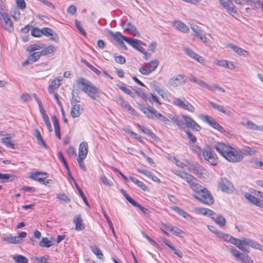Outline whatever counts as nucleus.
<instances>
[{"label":"nucleus","instance_id":"bf43d9fd","mask_svg":"<svg viewBox=\"0 0 263 263\" xmlns=\"http://www.w3.org/2000/svg\"><path fill=\"white\" fill-rule=\"evenodd\" d=\"M250 247L255 249L263 251V247L258 243L257 241L251 239Z\"/></svg>","mask_w":263,"mask_h":263},{"label":"nucleus","instance_id":"a19ab883","mask_svg":"<svg viewBox=\"0 0 263 263\" xmlns=\"http://www.w3.org/2000/svg\"><path fill=\"white\" fill-rule=\"evenodd\" d=\"M173 210L176 212L179 215L182 216L185 219H188L190 217V214L184 210L181 209L179 207L175 206L172 208Z\"/></svg>","mask_w":263,"mask_h":263},{"label":"nucleus","instance_id":"aec40b11","mask_svg":"<svg viewBox=\"0 0 263 263\" xmlns=\"http://www.w3.org/2000/svg\"><path fill=\"white\" fill-rule=\"evenodd\" d=\"M183 51L185 52V53L189 57L194 59L197 62H198L200 63H202L203 62V61H204L203 58L202 57L200 56L199 54L194 52L191 49L187 48V47H184Z\"/></svg>","mask_w":263,"mask_h":263},{"label":"nucleus","instance_id":"72a5a7b5","mask_svg":"<svg viewBox=\"0 0 263 263\" xmlns=\"http://www.w3.org/2000/svg\"><path fill=\"white\" fill-rule=\"evenodd\" d=\"M15 177V176L13 174H2L0 173V179L2 180V183L12 181Z\"/></svg>","mask_w":263,"mask_h":263},{"label":"nucleus","instance_id":"6e6d98bb","mask_svg":"<svg viewBox=\"0 0 263 263\" xmlns=\"http://www.w3.org/2000/svg\"><path fill=\"white\" fill-rule=\"evenodd\" d=\"M116 98L117 103L124 108H125L127 106H128V103L127 101L124 100L121 97L118 96L116 97Z\"/></svg>","mask_w":263,"mask_h":263},{"label":"nucleus","instance_id":"6e6552de","mask_svg":"<svg viewBox=\"0 0 263 263\" xmlns=\"http://www.w3.org/2000/svg\"><path fill=\"white\" fill-rule=\"evenodd\" d=\"M199 117L202 121L208 123L213 128L218 130L222 133L225 132V130L223 127L218 123H217L213 117L209 115H204L202 114L200 115Z\"/></svg>","mask_w":263,"mask_h":263},{"label":"nucleus","instance_id":"7c9ffc66","mask_svg":"<svg viewBox=\"0 0 263 263\" xmlns=\"http://www.w3.org/2000/svg\"><path fill=\"white\" fill-rule=\"evenodd\" d=\"M72 108L71 111V115L73 118L79 117L82 110V106L80 104H74L72 105Z\"/></svg>","mask_w":263,"mask_h":263},{"label":"nucleus","instance_id":"13d9d810","mask_svg":"<svg viewBox=\"0 0 263 263\" xmlns=\"http://www.w3.org/2000/svg\"><path fill=\"white\" fill-rule=\"evenodd\" d=\"M29 60L31 61V62L34 63L37 61L40 58L38 52H34L33 53L30 54L29 55Z\"/></svg>","mask_w":263,"mask_h":263},{"label":"nucleus","instance_id":"052dcab7","mask_svg":"<svg viewBox=\"0 0 263 263\" xmlns=\"http://www.w3.org/2000/svg\"><path fill=\"white\" fill-rule=\"evenodd\" d=\"M139 71L144 75H148L151 73V70L148 69V66L146 64L140 68Z\"/></svg>","mask_w":263,"mask_h":263},{"label":"nucleus","instance_id":"393cba45","mask_svg":"<svg viewBox=\"0 0 263 263\" xmlns=\"http://www.w3.org/2000/svg\"><path fill=\"white\" fill-rule=\"evenodd\" d=\"M174 26L176 29L183 33H187L190 30L189 27L181 21H175Z\"/></svg>","mask_w":263,"mask_h":263},{"label":"nucleus","instance_id":"9d476101","mask_svg":"<svg viewBox=\"0 0 263 263\" xmlns=\"http://www.w3.org/2000/svg\"><path fill=\"white\" fill-rule=\"evenodd\" d=\"M128 44L131 45L133 48L138 50L141 53L144 54V58L145 60H147L148 56H149L150 54L148 53L145 49L141 46L142 45H145V44L143 43L141 41L138 39L131 38L129 41Z\"/></svg>","mask_w":263,"mask_h":263},{"label":"nucleus","instance_id":"2f4dec72","mask_svg":"<svg viewBox=\"0 0 263 263\" xmlns=\"http://www.w3.org/2000/svg\"><path fill=\"white\" fill-rule=\"evenodd\" d=\"M60 80L57 78L53 79L51 83L48 86V92L51 94L53 93L54 90L57 89L60 85Z\"/></svg>","mask_w":263,"mask_h":263},{"label":"nucleus","instance_id":"de8ad7c7","mask_svg":"<svg viewBox=\"0 0 263 263\" xmlns=\"http://www.w3.org/2000/svg\"><path fill=\"white\" fill-rule=\"evenodd\" d=\"M159 64V61L158 60H154L151 62L146 64V65L148 66V68L149 70H151V72H153L154 71L157 67H158Z\"/></svg>","mask_w":263,"mask_h":263},{"label":"nucleus","instance_id":"473e14b6","mask_svg":"<svg viewBox=\"0 0 263 263\" xmlns=\"http://www.w3.org/2000/svg\"><path fill=\"white\" fill-rule=\"evenodd\" d=\"M258 151V148L255 147L244 146L242 153L246 155L253 156Z\"/></svg>","mask_w":263,"mask_h":263},{"label":"nucleus","instance_id":"f257e3e1","mask_svg":"<svg viewBox=\"0 0 263 263\" xmlns=\"http://www.w3.org/2000/svg\"><path fill=\"white\" fill-rule=\"evenodd\" d=\"M215 148L226 159L230 162H239L243 158L241 151L235 149L224 143H217L215 146Z\"/></svg>","mask_w":263,"mask_h":263},{"label":"nucleus","instance_id":"cd10ccee","mask_svg":"<svg viewBox=\"0 0 263 263\" xmlns=\"http://www.w3.org/2000/svg\"><path fill=\"white\" fill-rule=\"evenodd\" d=\"M109 34L111 35V36L116 41L120 42V39H122L125 41L126 42L128 43L129 42L130 39V37H126L124 35H123L120 32H116L114 33L112 31H110Z\"/></svg>","mask_w":263,"mask_h":263},{"label":"nucleus","instance_id":"79ce46f5","mask_svg":"<svg viewBox=\"0 0 263 263\" xmlns=\"http://www.w3.org/2000/svg\"><path fill=\"white\" fill-rule=\"evenodd\" d=\"M186 134L187 138L189 140V144L191 143H195L197 141V138L195 135H194L190 129H186L184 132Z\"/></svg>","mask_w":263,"mask_h":263},{"label":"nucleus","instance_id":"09e8293b","mask_svg":"<svg viewBox=\"0 0 263 263\" xmlns=\"http://www.w3.org/2000/svg\"><path fill=\"white\" fill-rule=\"evenodd\" d=\"M75 186H76V187L77 190L79 192V193L80 196L82 198L84 202L85 203V204L86 205L89 206V203H88V201L87 200L86 197H85L83 192L81 189V188L80 187V186H79V185L77 183H75Z\"/></svg>","mask_w":263,"mask_h":263},{"label":"nucleus","instance_id":"dca6fc26","mask_svg":"<svg viewBox=\"0 0 263 263\" xmlns=\"http://www.w3.org/2000/svg\"><path fill=\"white\" fill-rule=\"evenodd\" d=\"M197 84L199 85V86H200L201 87H202L203 88H205L211 91H214L216 89H217L219 91H220L222 92H225L224 89L223 88H222V87H221L219 85H216V84H215L214 85H209V84H208L207 83H206L205 82H204V81L201 80H198V81L197 82Z\"/></svg>","mask_w":263,"mask_h":263},{"label":"nucleus","instance_id":"423d86ee","mask_svg":"<svg viewBox=\"0 0 263 263\" xmlns=\"http://www.w3.org/2000/svg\"><path fill=\"white\" fill-rule=\"evenodd\" d=\"M176 174L178 177L186 181L193 191L194 189H197V187L199 185L197 183L196 178L187 172L179 171Z\"/></svg>","mask_w":263,"mask_h":263},{"label":"nucleus","instance_id":"b1692460","mask_svg":"<svg viewBox=\"0 0 263 263\" xmlns=\"http://www.w3.org/2000/svg\"><path fill=\"white\" fill-rule=\"evenodd\" d=\"M73 222L74 223L75 230L79 231L85 228L84 224L83 223V220L80 215H76L73 219Z\"/></svg>","mask_w":263,"mask_h":263},{"label":"nucleus","instance_id":"f704fd0d","mask_svg":"<svg viewBox=\"0 0 263 263\" xmlns=\"http://www.w3.org/2000/svg\"><path fill=\"white\" fill-rule=\"evenodd\" d=\"M34 135L35 137V138H36V139L37 140V141L39 142V144L46 148L47 146L46 143H45L44 141L43 140V138L42 137V135L39 131V130L38 129H35L34 130Z\"/></svg>","mask_w":263,"mask_h":263},{"label":"nucleus","instance_id":"6ab92c4d","mask_svg":"<svg viewBox=\"0 0 263 263\" xmlns=\"http://www.w3.org/2000/svg\"><path fill=\"white\" fill-rule=\"evenodd\" d=\"M15 136L14 134H6V137L1 138V141L7 147L15 149V145L12 142L11 138Z\"/></svg>","mask_w":263,"mask_h":263},{"label":"nucleus","instance_id":"ddd939ff","mask_svg":"<svg viewBox=\"0 0 263 263\" xmlns=\"http://www.w3.org/2000/svg\"><path fill=\"white\" fill-rule=\"evenodd\" d=\"M219 188L223 192L227 193L232 192L233 190V186L227 179L221 178L218 182Z\"/></svg>","mask_w":263,"mask_h":263},{"label":"nucleus","instance_id":"2eb2a0df","mask_svg":"<svg viewBox=\"0 0 263 263\" xmlns=\"http://www.w3.org/2000/svg\"><path fill=\"white\" fill-rule=\"evenodd\" d=\"M122 25L125 30L128 31L131 35L137 37H139L140 36V33L137 30L136 27L131 23H126L125 22L122 21Z\"/></svg>","mask_w":263,"mask_h":263},{"label":"nucleus","instance_id":"f03ea898","mask_svg":"<svg viewBox=\"0 0 263 263\" xmlns=\"http://www.w3.org/2000/svg\"><path fill=\"white\" fill-rule=\"evenodd\" d=\"M76 83L78 85L82 86V90L91 99L96 100L99 97V88L89 80L83 78H79L77 80Z\"/></svg>","mask_w":263,"mask_h":263},{"label":"nucleus","instance_id":"680f3d73","mask_svg":"<svg viewBox=\"0 0 263 263\" xmlns=\"http://www.w3.org/2000/svg\"><path fill=\"white\" fill-rule=\"evenodd\" d=\"M57 198L62 201L65 202H69L70 201V198L65 194H58L57 195Z\"/></svg>","mask_w":263,"mask_h":263},{"label":"nucleus","instance_id":"4468645a","mask_svg":"<svg viewBox=\"0 0 263 263\" xmlns=\"http://www.w3.org/2000/svg\"><path fill=\"white\" fill-rule=\"evenodd\" d=\"M219 3L229 14L232 15V13H236V9L231 0H219Z\"/></svg>","mask_w":263,"mask_h":263},{"label":"nucleus","instance_id":"3c124183","mask_svg":"<svg viewBox=\"0 0 263 263\" xmlns=\"http://www.w3.org/2000/svg\"><path fill=\"white\" fill-rule=\"evenodd\" d=\"M132 205L134 206H136V207L140 209V210L143 214H144L145 215L148 214L150 212V211L148 209L142 206L141 204H139L138 202H137L135 201L134 202H133Z\"/></svg>","mask_w":263,"mask_h":263},{"label":"nucleus","instance_id":"a878e982","mask_svg":"<svg viewBox=\"0 0 263 263\" xmlns=\"http://www.w3.org/2000/svg\"><path fill=\"white\" fill-rule=\"evenodd\" d=\"M139 109L142 111L145 116L149 119L154 118L155 109H149L144 105L139 104Z\"/></svg>","mask_w":263,"mask_h":263},{"label":"nucleus","instance_id":"c85d7f7f","mask_svg":"<svg viewBox=\"0 0 263 263\" xmlns=\"http://www.w3.org/2000/svg\"><path fill=\"white\" fill-rule=\"evenodd\" d=\"M209 104L214 109L218 110L219 111L224 114L227 115H230L231 113V111L226 109L225 107L222 105H218L214 102L210 101Z\"/></svg>","mask_w":263,"mask_h":263},{"label":"nucleus","instance_id":"0e129e2a","mask_svg":"<svg viewBox=\"0 0 263 263\" xmlns=\"http://www.w3.org/2000/svg\"><path fill=\"white\" fill-rule=\"evenodd\" d=\"M85 158L78 157L77 158V161L78 162L79 165L80 167L84 171H86L87 168L86 166L85 165L84 162L83 160L85 159Z\"/></svg>","mask_w":263,"mask_h":263},{"label":"nucleus","instance_id":"4d7b16f0","mask_svg":"<svg viewBox=\"0 0 263 263\" xmlns=\"http://www.w3.org/2000/svg\"><path fill=\"white\" fill-rule=\"evenodd\" d=\"M163 229L161 228V230L167 235H168V233L165 230L169 231L170 232H172L173 230L174 227L172 226L170 224L166 223V224H163Z\"/></svg>","mask_w":263,"mask_h":263},{"label":"nucleus","instance_id":"412c9836","mask_svg":"<svg viewBox=\"0 0 263 263\" xmlns=\"http://www.w3.org/2000/svg\"><path fill=\"white\" fill-rule=\"evenodd\" d=\"M48 177V174L46 173L37 171L31 173V178L34 180L37 181L42 183L44 179H46Z\"/></svg>","mask_w":263,"mask_h":263},{"label":"nucleus","instance_id":"49530a36","mask_svg":"<svg viewBox=\"0 0 263 263\" xmlns=\"http://www.w3.org/2000/svg\"><path fill=\"white\" fill-rule=\"evenodd\" d=\"M136 93L145 102H147L148 101V95L145 93L143 90L141 88H138L136 90Z\"/></svg>","mask_w":263,"mask_h":263},{"label":"nucleus","instance_id":"864d4df0","mask_svg":"<svg viewBox=\"0 0 263 263\" xmlns=\"http://www.w3.org/2000/svg\"><path fill=\"white\" fill-rule=\"evenodd\" d=\"M91 251L92 252L96 255L98 258L100 259L102 258V257L103 256V254L101 252L100 249L96 247V246H93L91 247Z\"/></svg>","mask_w":263,"mask_h":263},{"label":"nucleus","instance_id":"4be33fe9","mask_svg":"<svg viewBox=\"0 0 263 263\" xmlns=\"http://www.w3.org/2000/svg\"><path fill=\"white\" fill-rule=\"evenodd\" d=\"M88 146L87 142H82L79 147L78 157L86 158L88 153Z\"/></svg>","mask_w":263,"mask_h":263},{"label":"nucleus","instance_id":"774afa93","mask_svg":"<svg viewBox=\"0 0 263 263\" xmlns=\"http://www.w3.org/2000/svg\"><path fill=\"white\" fill-rule=\"evenodd\" d=\"M121 192L122 193L124 197L126 198V199L132 204H133V202L135 201V200L129 196L128 195L126 191L124 190L123 189L121 190Z\"/></svg>","mask_w":263,"mask_h":263},{"label":"nucleus","instance_id":"5701e85b","mask_svg":"<svg viewBox=\"0 0 263 263\" xmlns=\"http://www.w3.org/2000/svg\"><path fill=\"white\" fill-rule=\"evenodd\" d=\"M228 47L232 49L234 52L237 53L239 55H242L243 57H246L249 54L248 51L233 44H229L228 45Z\"/></svg>","mask_w":263,"mask_h":263},{"label":"nucleus","instance_id":"4c0bfd02","mask_svg":"<svg viewBox=\"0 0 263 263\" xmlns=\"http://www.w3.org/2000/svg\"><path fill=\"white\" fill-rule=\"evenodd\" d=\"M241 124L249 129L256 130L260 129L259 126L255 124L253 122L250 121H247L246 122H242Z\"/></svg>","mask_w":263,"mask_h":263},{"label":"nucleus","instance_id":"e433bc0d","mask_svg":"<svg viewBox=\"0 0 263 263\" xmlns=\"http://www.w3.org/2000/svg\"><path fill=\"white\" fill-rule=\"evenodd\" d=\"M215 222L220 227H223L226 225V219L225 218L220 215L216 216V217H212Z\"/></svg>","mask_w":263,"mask_h":263},{"label":"nucleus","instance_id":"0eeeda50","mask_svg":"<svg viewBox=\"0 0 263 263\" xmlns=\"http://www.w3.org/2000/svg\"><path fill=\"white\" fill-rule=\"evenodd\" d=\"M173 103L174 105L191 112H193L195 111L194 107L184 98H175L174 99Z\"/></svg>","mask_w":263,"mask_h":263},{"label":"nucleus","instance_id":"58836bf2","mask_svg":"<svg viewBox=\"0 0 263 263\" xmlns=\"http://www.w3.org/2000/svg\"><path fill=\"white\" fill-rule=\"evenodd\" d=\"M58 157H59V159L62 162V163H63V164H64V166L65 167L66 169L68 171L69 175L70 176L71 179L72 180H73V178L71 176L70 172L69 171V167H68V164H67V162L66 161V159H65V158H64V157L63 156V153L61 152H58Z\"/></svg>","mask_w":263,"mask_h":263},{"label":"nucleus","instance_id":"a18cd8bd","mask_svg":"<svg viewBox=\"0 0 263 263\" xmlns=\"http://www.w3.org/2000/svg\"><path fill=\"white\" fill-rule=\"evenodd\" d=\"M43 47V44H34L28 46L26 50L29 52H32L35 50H40Z\"/></svg>","mask_w":263,"mask_h":263},{"label":"nucleus","instance_id":"ea45409f","mask_svg":"<svg viewBox=\"0 0 263 263\" xmlns=\"http://www.w3.org/2000/svg\"><path fill=\"white\" fill-rule=\"evenodd\" d=\"M191 149L193 152L196 153L198 156L201 159L202 149L199 146L195 143H192L190 144Z\"/></svg>","mask_w":263,"mask_h":263},{"label":"nucleus","instance_id":"c756f323","mask_svg":"<svg viewBox=\"0 0 263 263\" xmlns=\"http://www.w3.org/2000/svg\"><path fill=\"white\" fill-rule=\"evenodd\" d=\"M240 240L241 239H239L231 236L229 242L236 246L239 249L243 252H249V251L248 250V249H247L245 247L241 246Z\"/></svg>","mask_w":263,"mask_h":263},{"label":"nucleus","instance_id":"338daca9","mask_svg":"<svg viewBox=\"0 0 263 263\" xmlns=\"http://www.w3.org/2000/svg\"><path fill=\"white\" fill-rule=\"evenodd\" d=\"M230 252L238 259L240 257V256L242 255V253H240L235 248L230 249Z\"/></svg>","mask_w":263,"mask_h":263},{"label":"nucleus","instance_id":"39448f33","mask_svg":"<svg viewBox=\"0 0 263 263\" xmlns=\"http://www.w3.org/2000/svg\"><path fill=\"white\" fill-rule=\"evenodd\" d=\"M201 155L205 160L208 161L211 165H215L218 162V158L213 149L210 146L205 145L202 151Z\"/></svg>","mask_w":263,"mask_h":263},{"label":"nucleus","instance_id":"e2e57ef3","mask_svg":"<svg viewBox=\"0 0 263 263\" xmlns=\"http://www.w3.org/2000/svg\"><path fill=\"white\" fill-rule=\"evenodd\" d=\"M100 179L102 182L106 185L111 186L114 185L112 181L111 180H108L105 176H102Z\"/></svg>","mask_w":263,"mask_h":263},{"label":"nucleus","instance_id":"f8f14e48","mask_svg":"<svg viewBox=\"0 0 263 263\" xmlns=\"http://www.w3.org/2000/svg\"><path fill=\"white\" fill-rule=\"evenodd\" d=\"M184 77L185 76L182 74L174 76L169 80L168 83L172 86L177 87L185 83Z\"/></svg>","mask_w":263,"mask_h":263},{"label":"nucleus","instance_id":"c03bdc74","mask_svg":"<svg viewBox=\"0 0 263 263\" xmlns=\"http://www.w3.org/2000/svg\"><path fill=\"white\" fill-rule=\"evenodd\" d=\"M39 245L42 247L49 248L52 246V243L47 237H43L39 242Z\"/></svg>","mask_w":263,"mask_h":263},{"label":"nucleus","instance_id":"37998d69","mask_svg":"<svg viewBox=\"0 0 263 263\" xmlns=\"http://www.w3.org/2000/svg\"><path fill=\"white\" fill-rule=\"evenodd\" d=\"M13 259L17 263H28V262L27 257L22 255H14L13 257Z\"/></svg>","mask_w":263,"mask_h":263},{"label":"nucleus","instance_id":"1a4fd4ad","mask_svg":"<svg viewBox=\"0 0 263 263\" xmlns=\"http://www.w3.org/2000/svg\"><path fill=\"white\" fill-rule=\"evenodd\" d=\"M199 117L202 121L208 123L213 128L218 130L222 133L225 132V130L223 127L218 123H217L213 117L209 115H204L202 114L200 115Z\"/></svg>","mask_w":263,"mask_h":263},{"label":"nucleus","instance_id":"8fccbe9b","mask_svg":"<svg viewBox=\"0 0 263 263\" xmlns=\"http://www.w3.org/2000/svg\"><path fill=\"white\" fill-rule=\"evenodd\" d=\"M82 62L84 63L85 65L88 67L90 69L93 71L95 73L99 75L101 73V71L96 68L95 67L91 65L89 62L86 61L85 60H82Z\"/></svg>","mask_w":263,"mask_h":263},{"label":"nucleus","instance_id":"f3484780","mask_svg":"<svg viewBox=\"0 0 263 263\" xmlns=\"http://www.w3.org/2000/svg\"><path fill=\"white\" fill-rule=\"evenodd\" d=\"M1 15L4 21V24L3 25L4 28L9 32L13 31L14 30L13 25L8 14L5 12Z\"/></svg>","mask_w":263,"mask_h":263},{"label":"nucleus","instance_id":"a211bd4d","mask_svg":"<svg viewBox=\"0 0 263 263\" xmlns=\"http://www.w3.org/2000/svg\"><path fill=\"white\" fill-rule=\"evenodd\" d=\"M244 196L252 204L260 208H263V202L255 196L249 193H246Z\"/></svg>","mask_w":263,"mask_h":263},{"label":"nucleus","instance_id":"603ef678","mask_svg":"<svg viewBox=\"0 0 263 263\" xmlns=\"http://www.w3.org/2000/svg\"><path fill=\"white\" fill-rule=\"evenodd\" d=\"M31 33L34 37H41L43 35L42 29L34 28L32 29Z\"/></svg>","mask_w":263,"mask_h":263},{"label":"nucleus","instance_id":"bb28decb","mask_svg":"<svg viewBox=\"0 0 263 263\" xmlns=\"http://www.w3.org/2000/svg\"><path fill=\"white\" fill-rule=\"evenodd\" d=\"M186 115H180L178 116V119L174 120L175 121V124L177 125L178 128L183 130L184 128L185 121L186 120Z\"/></svg>","mask_w":263,"mask_h":263},{"label":"nucleus","instance_id":"5fc2aeb1","mask_svg":"<svg viewBox=\"0 0 263 263\" xmlns=\"http://www.w3.org/2000/svg\"><path fill=\"white\" fill-rule=\"evenodd\" d=\"M243 263H253V260L248 255L242 254L238 259Z\"/></svg>","mask_w":263,"mask_h":263},{"label":"nucleus","instance_id":"20e7f679","mask_svg":"<svg viewBox=\"0 0 263 263\" xmlns=\"http://www.w3.org/2000/svg\"><path fill=\"white\" fill-rule=\"evenodd\" d=\"M187 168L189 172L193 173L201 179L205 180L209 177L208 172L206 170L197 162H191L189 163Z\"/></svg>","mask_w":263,"mask_h":263},{"label":"nucleus","instance_id":"69168bd1","mask_svg":"<svg viewBox=\"0 0 263 263\" xmlns=\"http://www.w3.org/2000/svg\"><path fill=\"white\" fill-rule=\"evenodd\" d=\"M232 236L229 235L227 234H224L222 232L218 233V237L219 238H222L224 241L230 242V238Z\"/></svg>","mask_w":263,"mask_h":263},{"label":"nucleus","instance_id":"7ed1b4c3","mask_svg":"<svg viewBox=\"0 0 263 263\" xmlns=\"http://www.w3.org/2000/svg\"><path fill=\"white\" fill-rule=\"evenodd\" d=\"M193 191L196 193L194 197L200 201L209 205L214 203L213 196L206 188L199 184L197 189H194Z\"/></svg>","mask_w":263,"mask_h":263},{"label":"nucleus","instance_id":"9b49d317","mask_svg":"<svg viewBox=\"0 0 263 263\" xmlns=\"http://www.w3.org/2000/svg\"><path fill=\"white\" fill-rule=\"evenodd\" d=\"M192 129L193 130L199 132L201 130V126L191 117L186 116L183 131Z\"/></svg>","mask_w":263,"mask_h":263},{"label":"nucleus","instance_id":"c9c22d12","mask_svg":"<svg viewBox=\"0 0 263 263\" xmlns=\"http://www.w3.org/2000/svg\"><path fill=\"white\" fill-rule=\"evenodd\" d=\"M129 179L136 184L138 186L140 187L143 191H145L147 190V187L142 181L138 180L136 178L130 176L129 177Z\"/></svg>","mask_w":263,"mask_h":263}]
</instances>
